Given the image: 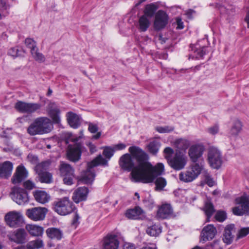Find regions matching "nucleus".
Masks as SVG:
<instances>
[{"mask_svg":"<svg viewBox=\"0 0 249 249\" xmlns=\"http://www.w3.org/2000/svg\"><path fill=\"white\" fill-rule=\"evenodd\" d=\"M161 175V174H160V175ZM159 176H160V175L157 176L154 181L155 180V183L156 185V190L161 191L166 185L167 182L166 179L162 177H158L156 178Z\"/></svg>","mask_w":249,"mask_h":249,"instance_id":"nucleus-41","label":"nucleus"},{"mask_svg":"<svg viewBox=\"0 0 249 249\" xmlns=\"http://www.w3.org/2000/svg\"><path fill=\"white\" fill-rule=\"evenodd\" d=\"M217 233L216 228L212 224L204 227L201 232V239L203 242L212 240Z\"/></svg>","mask_w":249,"mask_h":249,"instance_id":"nucleus-19","label":"nucleus"},{"mask_svg":"<svg viewBox=\"0 0 249 249\" xmlns=\"http://www.w3.org/2000/svg\"><path fill=\"white\" fill-rule=\"evenodd\" d=\"M101 135V133L100 132H98L96 135H93L92 136V139L97 140L98 139Z\"/></svg>","mask_w":249,"mask_h":249,"instance_id":"nucleus-63","label":"nucleus"},{"mask_svg":"<svg viewBox=\"0 0 249 249\" xmlns=\"http://www.w3.org/2000/svg\"><path fill=\"white\" fill-rule=\"evenodd\" d=\"M124 249H135V245L130 243H125L123 246Z\"/></svg>","mask_w":249,"mask_h":249,"instance_id":"nucleus-60","label":"nucleus"},{"mask_svg":"<svg viewBox=\"0 0 249 249\" xmlns=\"http://www.w3.org/2000/svg\"><path fill=\"white\" fill-rule=\"evenodd\" d=\"M162 227L160 224H153L147 228L146 232L151 236H158L161 232Z\"/></svg>","mask_w":249,"mask_h":249,"instance_id":"nucleus-33","label":"nucleus"},{"mask_svg":"<svg viewBox=\"0 0 249 249\" xmlns=\"http://www.w3.org/2000/svg\"><path fill=\"white\" fill-rule=\"evenodd\" d=\"M53 128L51 120L46 117L36 118L27 128L31 136L42 135L50 132Z\"/></svg>","mask_w":249,"mask_h":249,"instance_id":"nucleus-3","label":"nucleus"},{"mask_svg":"<svg viewBox=\"0 0 249 249\" xmlns=\"http://www.w3.org/2000/svg\"><path fill=\"white\" fill-rule=\"evenodd\" d=\"M26 229L33 236H41L42 235L44 231L43 227L35 224L27 225Z\"/></svg>","mask_w":249,"mask_h":249,"instance_id":"nucleus-28","label":"nucleus"},{"mask_svg":"<svg viewBox=\"0 0 249 249\" xmlns=\"http://www.w3.org/2000/svg\"><path fill=\"white\" fill-rule=\"evenodd\" d=\"M25 43L28 48L31 49V50H35L37 48L36 42L32 38H26Z\"/></svg>","mask_w":249,"mask_h":249,"instance_id":"nucleus-48","label":"nucleus"},{"mask_svg":"<svg viewBox=\"0 0 249 249\" xmlns=\"http://www.w3.org/2000/svg\"><path fill=\"white\" fill-rule=\"evenodd\" d=\"M74 177V175L73 176H64L63 181L64 183L68 185H71L73 184V178Z\"/></svg>","mask_w":249,"mask_h":249,"instance_id":"nucleus-51","label":"nucleus"},{"mask_svg":"<svg viewBox=\"0 0 249 249\" xmlns=\"http://www.w3.org/2000/svg\"><path fill=\"white\" fill-rule=\"evenodd\" d=\"M204 146L200 144L192 145L188 151V155L192 163H198L199 161L204 160L202 159L204 151Z\"/></svg>","mask_w":249,"mask_h":249,"instance_id":"nucleus-13","label":"nucleus"},{"mask_svg":"<svg viewBox=\"0 0 249 249\" xmlns=\"http://www.w3.org/2000/svg\"><path fill=\"white\" fill-rule=\"evenodd\" d=\"M160 146V142L153 140L150 142L147 145V148L149 153L153 155H156L159 150Z\"/></svg>","mask_w":249,"mask_h":249,"instance_id":"nucleus-35","label":"nucleus"},{"mask_svg":"<svg viewBox=\"0 0 249 249\" xmlns=\"http://www.w3.org/2000/svg\"><path fill=\"white\" fill-rule=\"evenodd\" d=\"M48 210L45 208L34 207L26 210V214L30 219L37 221L45 218Z\"/></svg>","mask_w":249,"mask_h":249,"instance_id":"nucleus-14","label":"nucleus"},{"mask_svg":"<svg viewBox=\"0 0 249 249\" xmlns=\"http://www.w3.org/2000/svg\"><path fill=\"white\" fill-rule=\"evenodd\" d=\"M157 8V6L154 3L147 4L144 10V15H145L146 17H152L154 15Z\"/></svg>","mask_w":249,"mask_h":249,"instance_id":"nucleus-37","label":"nucleus"},{"mask_svg":"<svg viewBox=\"0 0 249 249\" xmlns=\"http://www.w3.org/2000/svg\"><path fill=\"white\" fill-rule=\"evenodd\" d=\"M208 161L210 166L214 168L219 169L222 164L221 152L216 147L210 146L208 150Z\"/></svg>","mask_w":249,"mask_h":249,"instance_id":"nucleus-9","label":"nucleus"},{"mask_svg":"<svg viewBox=\"0 0 249 249\" xmlns=\"http://www.w3.org/2000/svg\"><path fill=\"white\" fill-rule=\"evenodd\" d=\"M219 131V125L217 124L207 128V132L212 135H215Z\"/></svg>","mask_w":249,"mask_h":249,"instance_id":"nucleus-50","label":"nucleus"},{"mask_svg":"<svg viewBox=\"0 0 249 249\" xmlns=\"http://www.w3.org/2000/svg\"><path fill=\"white\" fill-rule=\"evenodd\" d=\"M177 27L178 29H182L184 28L183 22L182 21L181 19L179 18H177Z\"/></svg>","mask_w":249,"mask_h":249,"instance_id":"nucleus-59","label":"nucleus"},{"mask_svg":"<svg viewBox=\"0 0 249 249\" xmlns=\"http://www.w3.org/2000/svg\"><path fill=\"white\" fill-rule=\"evenodd\" d=\"M79 139L80 137L73 139L72 141L73 143L68 146L67 156L69 159L71 161H78L80 159L81 153L85 149L83 144L79 142Z\"/></svg>","mask_w":249,"mask_h":249,"instance_id":"nucleus-7","label":"nucleus"},{"mask_svg":"<svg viewBox=\"0 0 249 249\" xmlns=\"http://www.w3.org/2000/svg\"><path fill=\"white\" fill-rule=\"evenodd\" d=\"M26 235L24 229H19L13 232H9L7 237L11 241L18 244H23L26 241Z\"/></svg>","mask_w":249,"mask_h":249,"instance_id":"nucleus-16","label":"nucleus"},{"mask_svg":"<svg viewBox=\"0 0 249 249\" xmlns=\"http://www.w3.org/2000/svg\"><path fill=\"white\" fill-rule=\"evenodd\" d=\"M47 111L53 123L59 124L60 123V110L59 107L55 103L51 102L49 104Z\"/></svg>","mask_w":249,"mask_h":249,"instance_id":"nucleus-17","label":"nucleus"},{"mask_svg":"<svg viewBox=\"0 0 249 249\" xmlns=\"http://www.w3.org/2000/svg\"><path fill=\"white\" fill-rule=\"evenodd\" d=\"M88 130L91 133H95L98 131V127L97 124H93L91 123H89Z\"/></svg>","mask_w":249,"mask_h":249,"instance_id":"nucleus-52","label":"nucleus"},{"mask_svg":"<svg viewBox=\"0 0 249 249\" xmlns=\"http://www.w3.org/2000/svg\"><path fill=\"white\" fill-rule=\"evenodd\" d=\"M4 219L6 224L12 228L22 226L24 222L22 214L16 211H11L7 213L5 215Z\"/></svg>","mask_w":249,"mask_h":249,"instance_id":"nucleus-11","label":"nucleus"},{"mask_svg":"<svg viewBox=\"0 0 249 249\" xmlns=\"http://www.w3.org/2000/svg\"><path fill=\"white\" fill-rule=\"evenodd\" d=\"M86 145L89 149L91 154L94 153L97 151L96 146L91 142H89L86 143Z\"/></svg>","mask_w":249,"mask_h":249,"instance_id":"nucleus-57","label":"nucleus"},{"mask_svg":"<svg viewBox=\"0 0 249 249\" xmlns=\"http://www.w3.org/2000/svg\"><path fill=\"white\" fill-rule=\"evenodd\" d=\"M174 129V127L171 126H157L156 128V130L160 133H169L173 131Z\"/></svg>","mask_w":249,"mask_h":249,"instance_id":"nucleus-46","label":"nucleus"},{"mask_svg":"<svg viewBox=\"0 0 249 249\" xmlns=\"http://www.w3.org/2000/svg\"><path fill=\"white\" fill-rule=\"evenodd\" d=\"M67 120L69 125L73 128H78L80 125V117L76 114L69 112L67 113Z\"/></svg>","mask_w":249,"mask_h":249,"instance_id":"nucleus-27","label":"nucleus"},{"mask_svg":"<svg viewBox=\"0 0 249 249\" xmlns=\"http://www.w3.org/2000/svg\"><path fill=\"white\" fill-rule=\"evenodd\" d=\"M28 172L22 165L18 166L12 178L14 184L19 183L27 177Z\"/></svg>","mask_w":249,"mask_h":249,"instance_id":"nucleus-23","label":"nucleus"},{"mask_svg":"<svg viewBox=\"0 0 249 249\" xmlns=\"http://www.w3.org/2000/svg\"><path fill=\"white\" fill-rule=\"evenodd\" d=\"M10 196L14 201L20 205H24L29 202V198L27 192L20 187L12 188Z\"/></svg>","mask_w":249,"mask_h":249,"instance_id":"nucleus-10","label":"nucleus"},{"mask_svg":"<svg viewBox=\"0 0 249 249\" xmlns=\"http://www.w3.org/2000/svg\"><path fill=\"white\" fill-rule=\"evenodd\" d=\"M44 244L41 239H38L29 242L27 245L28 249H39L43 247Z\"/></svg>","mask_w":249,"mask_h":249,"instance_id":"nucleus-40","label":"nucleus"},{"mask_svg":"<svg viewBox=\"0 0 249 249\" xmlns=\"http://www.w3.org/2000/svg\"><path fill=\"white\" fill-rule=\"evenodd\" d=\"M206 47H203L200 49H197L195 53H196V57L197 58H201L203 57L206 53Z\"/></svg>","mask_w":249,"mask_h":249,"instance_id":"nucleus-49","label":"nucleus"},{"mask_svg":"<svg viewBox=\"0 0 249 249\" xmlns=\"http://www.w3.org/2000/svg\"><path fill=\"white\" fill-rule=\"evenodd\" d=\"M100 164L107 165V160L101 155L87 164V169L81 175V180L85 184H91L94 180L95 174L93 168Z\"/></svg>","mask_w":249,"mask_h":249,"instance_id":"nucleus-4","label":"nucleus"},{"mask_svg":"<svg viewBox=\"0 0 249 249\" xmlns=\"http://www.w3.org/2000/svg\"><path fill=\"white\" fill-rule=\"evenodd\" d=\"M130 154L126 153L119 159L121 169L131 172V179L135 182L149 183L154 182L156 177L164 172V165L159 163L153 166L149 162L148 155L138 146H131L128 149Z\"/></svg>","mask_w":249,"mask_h":249,"instance_id":"nucleus-1","label":"nucleus"},{"mask_svg":"<svg viewBox=\"0 0 249 249\" xmlns=\"http://www.w3.org/2000/svg\"><path fill=\"white\" fill-rule=\"evenodd\" d=\"M114 152V149L113 147L106 146L104 147L103 154L106 158L109 160L113 155Z\"/></svg>","mask_w":249,"mask_h":249,"instance_id":"nucleus-44","label":"nucleus"},{"mask_svg":"<svg viewBox=\"0 0 249 249\" xmlns=\"http://www.w3.org/2000/svg\"><path fill=\"white\" fill-rule=\"evenodd\" d=\"M13 163L10 161L0 162V178L7 179L12 175Z\"/></svg>","mask_w":249,"mask_h":249,"instance_id":"nucleus-18","label":"nucleus"},{"mask_svg":"<svg viewBox=\"0 0 249 249\" xmlns=\"http://www.w3.org/2000/svg\"><path fill=\"white\" fill-rule=\"evenodd\" d=\"M59 171L61 176H73L74 170L69 164L62 162L59 166Z\"/></svg>","mask_w":249,"mask_h":249,"instance_id":"nucleus-31","label":"nucleus"},{"mask_svg":"<svg viewBox=\"0 0 249 249\" xmlns=\"http://www.w3.org/2000/svg\"><path fill=\"white\" fill-rule=\"evenodd\" d=\"M242 124L240 121L236 119L233 121L229 134L233 137L238 135L242 130Z\"/></svg>","mask_w":249,"mask_h":249,"instance_id":"nucleus-32","label":"nucleus"},{"mask_svg":"<svg viewBox=\"0 0 249 249\" xmlns=\"http://www.w3.org/2000/svg\"><path fill=\"white\" fill-rule=\"evenodd\" d=\"M80 219V216L77 213H74V216L73 217L71 225L75 228H76L78 225L79 224V220Z\"/></svg>","mask_w":249,"mask_h":249,"instance_id":"nucleus-53","label":"nucleus"},{"mask_svg":"<svg viewBox=\"0 0 249 249\" xmlns=\"http://www.w3.org/2000/svg\"><path fill=\"white\" fill-rule=\"evenodd\" d=\"M150 22L145 15L142 16L139 19L137 28L141 32H145L149 27Z\"/></svg>","mask_w":249,"mask_h":249,"instance_id":"nucleus-30","label":"nucleus"},{"mask_svg":"<svg viewBox=\"0 0 249 249\" xmlns=\"http://www.w3.org/2000/svg\"><path fill=\"white\" fill-rule=\"evenodd\" d=\"M227 213L223 211H217L214 216L215 219L220 222H222L225 221L227 219Z\"/></svg>","mask_w":249,"mask_h":249,"instance_id":"nucleus-45","label":"nucleus"},{"mask_svg":"<svg viewBox=\"0 0 249 249\" xmlns=\"http://www.w3.org/2000/svg\"><path fill=\"white\" fill-rule=\"evenodd\" d=\"M24 53V52L22 49H18L17 47H13L10 48L8 52V54L14 58L20 56L22 55Z\"/></svg>","mask_w":249,"mask_h":249,"instance_id":"nucleus-42","label":"nucleus"},{"mask_svg":"<svg viewBox=\"0 0 249 249\" xmlns=\"http://www.w3.org/2000/svg\"><path fill=\"white\" fill-rule=\"evenodd\" d=\"M39 180L41 183H45L47 184L51 183L53 182V176L51 173L49 172H42L37 173Z\"/></svg>","mask_w":249,"mask_h":249,"instance_id":"nucleus-36","label":"nucleus"},{"mask_svg":"<svg viewBox=\"0 0 249 249\" xmlns=\"http://www.w3.org/2000/svg\"><path fill=\"white\" fill-rule=\"evenodd\" d=\"M75 209L74 205L68 197H64L54 202L53 210L60 215H66L70 214Z\"/></svg>","mask_w":249,"mask_h":249,"instance_id":"nucleus-6","label":"nucleus"},{"mask_svg":"<svg viewBox=\"0 0 249 249\" xmlns=\"http://www.w3.org/2000/svg\"><path fill=\"white\" fill-rule=\"evenodd\" d=\"M204 161H199L198 163H192L185 172L179 174V178L185 182L193 181L201 174L204 169Z\"/></svg>","mask_w":249,"mask_h":249,"instance_id":"nucleus-5","label":"nucleus"},{"mask_svg":"<svg viewBox=\"0 0 249 249\" xmlns=\"http://www.w3.org/2000/svg\"><path fill=\"white\" fill-rule=\"evenodd\" d=\"M47 237L52 240L59 241L63 237V232L60 229L52 227L46 230Z\"/></svg>","mask_w":249,"mask_h":249,"instance_id":"nucleus-25","label":"nucleus"},{"mask_svg":"<svg viewBox=\"0 0 249 249\" xmlns=\"http://www.w3.org/2000/svg\"><path fill=\"white\" fill-rule=\"evenodd\" d=\"M168 21V16L163 10L158 11L155 15V19L154 22V28L156 30H160L164 28L167 25Z\"/></svg>","mask_w":249,"mask_h":249,"instance_id":"nucleus-15","label":"nucleus"},{"mask_svg":"<svg viewBox=\"0 0 249 249\" xmlns=\"http://www.w3.org/2000/svg\"><path fill=\"white\" fill-rule=\"evenodd\" d=\"M204 211L208 219H209L215 212L213 204L209 200L205 202Z\"/></svg>","mask_w":249,"mask_h":249,"instance_id":"nucleus-39","label":"nucleus"},{"mask_svg":"<svg viewBox=\"0 0 249 249\" xmlns=\"http://www.w3.org/2000/svg\"><path fill=\"white\" fill-rule=\"evenodd\" d=\"M245 20L248 23V27L249 28V11L247 13L246 17L245 18Z\"/></svg>","mask_w":249,"mask_h":249,"instance_id":"nucleus-64","label":"nucleus"},{"mask_svg":"<svg viewBox=\"0 0 249 249\" xmlns=\"http://www.w3.org/2000/svg\"><path fill=\"white\" fill-rule=\"evenodd\" d=\"M164 157L169 165L173 169L178 171L183 169L187 163V157L185 154L180 150H176L175 154L174 150L167 147L164 149Z\"/></svg>","mask_w":249,"mask_h":249,"instance_id":"nucleus-2","label":"nucleus"},{"mask_svg":"<svg viewBox=\"0 0 249 249\" xmlns=\"http://www.w3.org/2000/svg\"><path fill=\"white\" fill-rule=\"evenodd\" d=\"M173 210L171 205L164 204L159 208L157 212V217L158 219H166L171 216Z\"/></svg>","mask_w":249,"mask_h":249,"instance_id":"nucleus-24","label":"nucleus"},{"mask_svg":"<svg viewBox=\"0 0 249 249\" xmlns=\"http://www.w3.org/2000/svg\"><path fill=\"white\" fill-rule=\"evenodd\" d=\"M89 189L86 187L78 188L73 193L72 200L76 203L86 200Z\"/></svg>","mask_w":249,"mask_h":249,"instance_id":"nucleus-22","label":"nucleus"},{"mask_svg":"<svg viewBox=\"0 0 249 249\" xmlns=\"http://www.w3.org/2000/svg\"><path fill=\"white\" fill-rule=\"evenodd\" d=\"M141 249H157V248L155 245H152V246H146L145 247H143Z\"/></svg>","mask_w":249,"mask_h":249,"instance_id":"nucleus-62","label":"nucleus"},{"mask_svg":"<svg viewBox=\"0 0 249 249\" xmlns=\"http://www.w3.org/2000/svg\"><path fill=\"white\" fill-rule=\"evenodd\" d=\"M34 196L36 201L41 204L47 203L50 198V196L44 191H36Z\"/></svg>","mask_w":249,"mask_h":249,"instance_id":"nucleus-29","label":"nucleus"},{"mask_svg":"<svg viewBox=\"0 0 249 249\" xmlns=\"http://www.w3.org/2000/svg\"><path fill=\"white\" fill-rule=\"evenodd\" d=\"M235 203L238 206L232 209V212L234 215L242 216L249 214V196L244 195L236 198Z\"/></svg>","mask_w":249,"mask_h":249,"instance_id":"nucleus-8","label":"nucleus"},{"mask_svg":"<svg viewBox=\"0 0 249 249\" xmlns=\"http://www.w3.org/2000/svg\"><path fill=\"white\" fill-rule=\"evenodd\" d=\"M249 234V227L241 228L238 232L237 239L242 238Z\"/></svg>","mask_w":249,"mask_h":249,"instance_id":"nucleus-47","label":"nucleus"},{"mask_svg":"<svg viewBox=\"0 0 249 249\" xmlns=\"http://www.w3.org/2000/svg\"><path fill=\"white\" fill-rule=\"evenodd\" d=\"M9 5L7 4L6 1L3 0H0V8L1 12L6 11L9 9Z\"/></svg>","mask_w":249,"mask_h":249,"instance_id":"nucleus-55","label":"nucleus"},{"mask_svg":"<svg viewBox=\"0 0 249 249\" xmlns=\"http://www.w3.org/2000/svg\"><path fill=\"white\" fill-rule=\"evenodd\" d=\"M195 12V11L190 9L186 12V14L188 18H192V15Z\"/></svg>","mask_w":249,"mask_h":249,"instance_id":"nucleus-61","label":"nucleus"},{"mask_svg":"<svg viewBox=\"0 0 249 249\" xmlns=\"http://www.w3.org/2000/svg\"><path fill=\"white\" fill-rule=\"evenodd\" d=\"M51 162L50 161H43L39 163L35 167V171L37 173L42 172H48L47 170L49 169Z\"/></svg>","mask_w":249,"mask_h":249,"instance_id":"nucleus-38","label":"nucleus"},{"mask_svg":"<svg viewBox=\"0 0 249 249\" xmlns=\"http://www.w3.org/2000/svg\"><path fill=\"white\" fill-rule=\"evenodd\" d=\"M32 55L35 59L39 62H43L45 61V58L42 53L38 52V49L36 48L35 50H31Z\"/></svg>","mask_w":249,"mask_h":249,"instance_id":"nucleus-43","label":"nucleus"},{"mask_svg":"<svg viewBox=\"0 0 249 249\" xmlns=\"http://www.w3.org/2000/svg\"><path fill=\"white\" fill-rule=\"evenodd\" d=\"M24 187L28 190H32L35 187V184L30 180L25 181L23 183Z\"/></svg>","mask_w":249,"mask_h":249,"instance_id":"nucleus-54","label":"nucleus"},{"mask_svg":"<svg viewBox=\"0 0 249 249\" xmlns=\"http://www.w3.org/2000/svg\"><path fill=\"white\" fill-rule=\"evenodd\" d=\"M126 145L125 144L123 143H119L114 145V146L113 147V148L114 149V151H117V150H123V149H125L126 148Z\"/></svg>","mask_w":249,"mask_h":249,"instance_id":"nucleus-56","label":"nucleus"},{"mask_svg":"<svg viewBox=\"0 0 249 249\" xmlns=\"http://www.w3.org/2000/svg\"><path fill=\"white\" fill-rule=\"evenodd\" d=\"M15 107L20 112L32 114L40 110L41 105L39 103H27L18 101L16 103Z\"/></svg>","mask_w":249,"mask_h":249,"instance_id":"nucleus-12","label":"nucleus"},{"mask_svg":"<svg viewBox=\"0 0 249 249\" xmlns=\"http://www.w3.org/2000/svg\"><path fill=\"white\" fill-rule=\"evenodd\" d=\"M119 242L115 235H107L103 241V249H118Z\"/></svg>","mask_w":249,"mask_h":249,"instance_id":"nucleus-21","label":"nucleus"},{"mask_svg":"<svg viewBox=\"0 0 249 249\" xmlns=\"http://www.w3.org/2000/svg\"><path fill=\"white\" fill-rule=\"evenodd\" d=\"M125 216L130 219L142 220L145 218V213L140 207H135L133 209L127 210Z\"/></svg>","mask_w":249,"mask_h":249,"instance_id":"nucleus-20","label":"nucleus"},{"mask_svg":"<svg viewBox=\"0 0 249 249\" xmlns=\"http://www.w3.org/2000/svg\"><path fill=\"white\" fill-rule=\"evenodd\" d=\"M234 228V224H230L227 225L224 229L222 240L227 245L231 244L233 240L234 235L232 234V231Z\"/></svg>","mask_w":249,"mask_h":249,"instance_id":"nucleus-26","label":"nucleus"},{"mask_svg":"<svg viewBox=\"0 0 249 249\" xmlns=\"http://www.w3.org/2000/svg\"><path fill=\"white\" fill-rule=\"evenodd\" d=\"M205 182L206 184L210 187L213 186L214 184V181L213 180V178L208 176L206 177Z\"/></svg>","mask_w":249,"mask_h":249,"instance_id":"nucleus-58","label":"nucleus"},{"mask_svg":"<svg viewBox=\"0 0 249 249\" xmlns=\"http://www.w3.org/2000/svg\"><path fill=\"white\" fill-rule=\"evenodd\" d=\"M190 145L189 141L183 138L176 140L174 142V145L178 150H186Z\"/></svg>","mask_w":249,"mask_h":249,"instance_id":"nucleus-34","label":"nucleus"}]
</instances>
